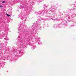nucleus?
Masks as SVG:
<instances>
[{
	"label": "nucleus",
	"instance_id": "obj_1",
	"mask_svg": "<svg viewBox=\"0 0 76 76\" xmlns=\"http://www.w3.org/2000/svg\"><path fill=\"white\" fill-rule=\"evenodd\" d=\"M46 13H47V11H45V10L42 9L41 10V11H39L38 12H36L35 13H36V15H38V14H41V15H43V14H44Z\"/></svg>",
	"mask_w": 76,
	"mask_h": 76
},
{
	"label": "nucleus",
	"instance_id": "obj_2",
	"mask_svg": "<svg viewBox=\"0 0 76 76\" xmlns=\"http://www.w3.org/2000/svg\"><path fill=\"white\" fill-rule=\"evenodd\" d=\"M33 35H35V34L34 33V32L31 31V33H29V32H26V35H27L28 37H29V36H32Z\"/></svg>",
	"mask_w": 76,
	"mask_h": 76
},
{
	"label": "nucleus",
	"instance_id": "obj_3",
	"mask_svg": "<svg viewBox=\"0 0 76 76\" xmlns=\"http://www.w3.org/2000/svg\"><path fill=\"white\" fill-rule=\"evenodd\" d=\"M18 46L20 47V48H22V47L23 45L22 42H20V43H18Z\"/></svg>",
	"mask_w": 76,
	"mask_h": 76
},
{
	"label": "nucleus",
	"instance_id": "obj_4",
	"mask_svg": "<svg viewBox=\"0 0 76 76\" xmlns=\"http://www.w3.org/2000/svg\"><path fill=\"white\" fill-rule=\"evenodd\" d=\"M18 16L19 18H20L21 19V20L24 19V17L22 16V14H20Z\"/></svg>",
	"mask_w": 76,
	"mask_h": 76
},
{
	"label": "nucleus",
	"instance_id": "obj_5",
	"mask_svg": "<svg viewBox=\"0 0 76 76\" xmlns=\"http://www.w3.org/2000/svg\"><path fill=\"white\" fill-rule=\"evenodd\" d=\"M53 9H51V10H50V11H51V12H52V13H53V14H54V16H56L57 15H56V12H55L54 11H53Z\"/></svg>",
	"mask_w": 76,
	"mask_h": 76
},
{
	"label": "nucleus",
	"instance_id": "obj_6",
	"mask_svg": "<svg viewBox=\"0 0 76 76\" xmlns=\"http://www.w3.org/2000/svg\"><path fill=\"white\" fill-rule=\"evenodd\" d=\"M5 37V35L4 34V33H3L0 36V39H2V38H3L4 37Z\"/></svg>",
	"mask_w": 76,
	"mask_h": 76
},
{
	"label": "nucleus",
	"instance_id": "obj_7",
	"mask_svg": "<svg viewBox=\"0 0 76 76\" xmlns=\"http://www.w3.org/2000/svg\"><path fill=\"white\" fill-rule=\"evenodd\" d=\"M31 48L33 50H34V49H35V48H36V46L35 45L32 46L31 47Z\"/></svg>",
	"mask_w": 76,
	"mask_h": 76
},
{
	"label": "nucleus",
	"instance_id": "obj_8",
	"mask_svg": "<svg viewBox=\"0 0 76 76\" xmlns=\"http://www.w3.org/2000/svg\"><path fill=\"white\" fill-rule=\"evenodd\" d=\"M54 28H57V24H55L53 26Z\"/></svg>",
	"mask_w": 76,
	"mask_h": 76
},
{
	"label": "nucleus",
	"instance_id": "obj_9",
	"mask_svg": "<svg viewBox=\"0 0 76 76\" xmlns=\"http://www.w3.org/2000/svg\"><path fill=\"white\" fill-rule=\"evenodd\" d=\"M40 22V20H38L36 22L37 23H39Z\"/></svg>",
	"mask_w": 76,
	"mask_h": 76
},
{
	"label": "nucleus",
	"instance_id": "obj_10",
	"mask_svg": "<svg viewBox=\"0 0 76 76\" xmlns=\"http://www.w3.org/2000/svg\"><path fill=\"white\" fill-rule=\"evenodd\" d=\"M43 7H44V8H46V7H47V6L46 5L44 4L43 5Z\"/></svg>",
	"mask_w": 76,
	"mask_h": 76
},
{
	"label": "nucleus",
	"instance_id": "obj_11",
	"mask_svg": "<svg viewBox=\"0 0 76 76\" xmlns=\"http://www.w3.org/2000/svg\"><path fill=\"white\" fill-rule=\"evenodd\" d=\"M18 29V30H21V29H22V27H19V29Z\"/></svg>",
	"mask_w": 76,
	"mask_h": 76
},
{
	"label": "nucleus",
	"instance_id": "obj_12",
	"mask_svg": "<svg viewBox=\"0 0 76 76\" xmlns=\"http://www.w3.org/2000/svg\"><path fill=\"white\" fill-rule=\"evenodd\" d=\"M34 38L35 39H38V37H37V36H34Z\"/></svg>",
	"mask_w": 76,
	"mask_h": 76
},
{
	"label": "nucleus",
	"instance_id": "obj_13",
	"mask_svg": "<svg viewBox=\"0 0 76 76\" xmlns=\"http://www.w3.org/2000/svg\"><path fill=\"white\" fill-rule=\"evenodd\" d=\"M2 45H5V44H6V42H4V43H1Z\"/></svg>",
	"mask_w": 76,
	"mask_h": 76
},
{
	"label": "nucleus",
	"instance_id": "obj_14",
	"mask_svg": "<svg viewBox=\"0 0 76 76\" xmlns=\"http://www.w3.org/2000/svg\"><path fill=\"white\" fill-rule=\"evenodd\" d=\"M6 15L7 16H8V17H9L10 16V15L7 14H6Z\"/></svg>",
	"mask_w": 76,
	"mask_h": 76
},
{
	"label": "nucleus",
	"instance_id": "obj_15",
	"mask_svg": "<svg viewBox=\"0 0 76 76\" xmlns=\"http://www.w3.org/2000/svg\"><path fill=\"white\" fill-rule=\"evenodd\" d=\"M3 48H4V50H5V49H6V46H4L3 47Z\"/></svg>",
	"mask_w": 76,
	"mask_h": 76
},
{
	"label": "nucleus",
	"instance_id": "obj_16",
	"mask_svg": "<svg viewBox=\"0 0 76 76\" xmlns=\"http://www.w3.org/2000/svg\"><path fill=\"white\" fill-rule=\"evenodd\" d=\"M20 7H21V8H23V5H20Z\"/></svg>",
	"mask_w": 76,
	"mask_h": 76
},
{
	"label": "nucleus",
	"instance_id": "obj_17",
	"mask_svg": "<svg viewBox=\"0 0 76 76\" xmlns=\"http://www.w3.org/2000/svg\"><path fill=\"white\" fill-rule=\"evenodd\" d=\"M41 20H45L44 19V18H41Z\"/></svg>",
	"mask_w": 76,
	"mask_h": 76
},
{
	"label": "nucleus",
	"instance_id": "obj_18",
	"mask_svg": "<svg viewBox=\"0 0 76 76\" xmlns=\"http://www.w3.org/2000/svg\"><path fill=\"white\" fill-rule=\"evenodd\" d=\"M71 26H72V27H73V26H74V25H71Z\"/></svg>",
	"mask_w": 76,
	"mask_h": 76
},
{
	"label": "nucleus",
	"instance_id": "obj_19",
	"mask_svg": "<svg viewBox=\"0 0 76 76\" xmlns=\"http://www.w3.org/2000/svg\"><path fill=\"white\" fill-rule=\"evenodd\" d=\"M3 7V6L2 5H0V7Z\"/></svg>",
	"mask_w": 76,
	"mask_h": 76
},
{
	"label": "nucleus",
	"instance_id": "obj_20",
	"mask_svg": "<svg viewBox=\"0 0 76 76\" xmlns=\"http://www.w3.org/2000/svg\"><path fill=\"white\" fill-rule=\"evenodd\" d=\"M28 7V6L27 5H26L25 6V7H26H26Z\"/></svg>",
	"mask_w": 76,
	"mask_h": 76
},
{
	"label": "nucleus",
	"instance_id": "obj_21",
	"mask_svg": "<svg viewBox=\"0 0 76 76\" xmlns=\"http://www.w3.org/2000/svg\"><path fill=\"white\" fill-rule=\"evenodd\" d=\"M2 3H5V1H3L2 2Z\"/></svg>",
	"mask_w": 76,
	"mask_h": 76
},
{
	"label": "nucleus",
	"instance_id": "obj_22",
	"mask_svg": "<svg viewBox=\"0 0 76 76\" xmlns=\"http://www.w3.org/2000/svg\"><path fill=\"white\" fill-rule=\"evenodd\" d=\"M69 19H72V17L70 18V17H69L68 18Z\"/></svg>",
	"mask_w": 76,
	"mask_h": 76
},
{
	"label": "nucleus",
	"instance_id": "obj_23",
	"mask_svg": "<svg viewBox=\"0 0 76 76\" xmlns=\"http://www.w3.org/2000/svg\"><path fill=\"white\" fill-rule=\"evenodd\" d=\"M18 38H20V37H18Z\"/></svg>",
	"mask_w": 76,
	"mask_h": 76
},
{
	"label": "nucleus",
	"instance_id": "obj_24",
	"mask_svg": "<svg viewBox=\"0 0 76 76\" xmlns=\"http://www.w3.org/2000/svg\"><path fill=\"white\" fill-rule=\"evenodd\" d=\"M7 43H6V44L7 45Z\"/></svg>",
	"mask_w": 76,
	"mask_h": 76
},
{
	"label": "nucleus",
	"instance_id": "obj_25",
	"mask_svg": "<svg viewBox=\"0 0 76 76\" xmlns=\"http://www.w3.org/2000/svg\"><path fill=\"white\" fill-rule=\"evenodd\" d=\"M47 17H49V16H47Z\"/></svg>",
	"mask_w": 76,
	"mask_h": 76
},
{
	"label": "nucleus",
	"instance_id": "obj_26",
	"mask_svg": "<svg viewBox=\"0 0 76 76\" xmlns=\"http://www.w3.org/2000/svg\"><path fill=\"white\" fill-rule=\"evenodd\" d=\"M49 17H50V16H49Z\"/></svg>",
	"mask_w": 76,
	"mask_h": 76
},
{
	"label": "nucleus",
	"instance_id": "obj_27",
	"mask_svg": "<svg viewBox=\"0 0 76 76\" xmlns=\"http://www.w3.org/2000/svg\"><path fill=\"white\" fill-rule=\"evenodd\" d=\"M18 33H19V32H18Z\"/></svg>",
	"mask_w": 76,
	"mask_h": 76
}]
</instances>
